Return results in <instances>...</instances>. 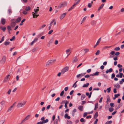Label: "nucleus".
Instances as JSON below:
<instances>
[{
    "label": "nucleus",
    "mask_w": 124,
    "mask_h": 124,
    "mask_svg": "<svg viewBox=\"0 0 124 124\" xmlns=\"http://www.w3.org/2000/svg\"><path fill=\"white\" fill-rule=\"evenodd\" d=\"M26 102V101L23 100L22 101L18 102L16 105V107L17 108L23 107L25 104Z\"/></svg>",
    "instance_id": "nucleus-1"
},
{
    "label": "nucleus",
    "mask_w": 124,
    "mask_h": 124,
    "mask_svg": "<svg viewBox=\"0 0 124 124\" xmlns=\"http://www.w3.org/2000/svg\"><path fill=\"white\" fill-rule=\"evenodd\" d=\"M34 10V12H33L32 13L33 17L34 18H36L39 16V15H38V12L39 11V10L38 9H35Z\"/></svg>",
    "instance_id": "nucleus-2"
},
{
    "label": "nucleus",
    "mask_w": 124,
    "mask_h": 124,
    "mask_svg": "<svg viewBox=\"0 0 124 124\" xmlns=\"http://www.w3.org/2000/svg\"><path fill=\"white\" fill-rule=\"evenodd\" d=\"M53 23H54V25H55L56 24V20L54 19H53L51 21L49 24V25L48 28V30H50L51 29L52 26L53 25Z\"/></svg>",
    "instance_id": "nucleus-3"
},
{
    "label": "nucleus",
    "mask_w": 124,
    "mask_h": 124,
    "mask_svg": "<svg viewBox=\"0 0 124 124\" xmlns=\"http://www.w3.org/2000/svg\"><path fill=\"white\" fill-rule=\"evenodd\" d=\"M67 1L63 2L59 5L58 6V8H60L62 7L66 6L67 5Z\"/></svg>",
    "instance_id": "nucleus-4"
},
{
    "label": "nucleus",
    "mask_w": 124,
    "mask_h": 124,
    "mask_svg": "<svg viewBox=\"0 0 124 124\" xmlns=\"http://www.w3.org/2000/svg\"><path fill=\"white\" fill-rule=\"evenodd\" d=\"M16 101L15 102L9 107L7 110V111L8 112H10L12 110V108H14L16 103Z\"/></svg>",
    "instance_id": "nucleus-5"
},
{
    "label": "nucleus",
    "mask_w": 124,
    "mask_h": 124,
    "mask_svg": "<svg viewBox=\"0 0 124 124\" xmlns=\"http://www.w3.org/2000/svg\"><path fill=\"white\" fill-rule=\"evenodd\" d=\"M69 70V67L66 66L63 68L61 70L62 74H63L65 72L68 71Z\"/></svg>",
    "instance_id": "nucleus-6"
},
{
    "label": "nucleus",
    "mask_w": 124,
    "mask_h": 124,
    "mask_svg": "<svg viewBox=\"0 0 124 124\" xmlns=\"http://www.w3.org/2000/svg\"><path fill=\"white\" fill-rule=\"evenodd\" d=\"M6 61V57L4 56L2 57V59L1 60L0 62V63L1 64H4Z\"/></svg>",
    "instance_id": "nucleus-7"
},
{
    "label": "nucleus",
    "mask_w": 124,
    "mask_h": 124,
    "mask_svg": "<svg viewBox=\"0 0 124 124\" xmlns=\"http://www.w3.org/2000/svg\"><path fill=\"white\" fill-rule=\"evenodd\" d=\"M31 116V115H29L26 116L25 118L22 120L21 122V123H22L24 122L25 121L28 120L30 117Z\"/></svg>",
    "instance_id": "nucleus-8"
},
{
    "label": "nucleus",
    "mask_w": 124,
    "mask_h": 124,
    "mask_svg": "<svg viewBox=\"0 0 124 124\" xmlns=\"http://www.w3.org/2000/svg\"><path fill=\"white\" fill-rule=\"evenodd\" d=\"M10 75H7L4 78L3 81L4 82H6L8 81L10 78Z\"/></svg>",
    "instance_id": "nucleus-9"
},
{
    "label": "nucleus",
    "mask_w": 124,
    "mask_h": 124,
    "mask_svg": "<svg viewBox=\"0 0 124 124\" xmlns=\"http://www.w3.org/2000/svg\"><path fill=\"white\" fill-rule=\"evenodd\" d=\"M85 73H81L78 74L77 75V78H81L83 76H84L85 77Z\"/></svg>",
    "instance_id": "nucleus-10"
},
{
    "label": "nucleus",
    "mask_w": 124,
    "mask_h": 124,
    "mask_svg": "<svg viewBox=\"0 0 124 124\" xmlns=\"http://www.w3.org/2000/svg\"><path fill=\"white\" fill-rule=\"evenodd\" d=\"M66 14V13H65L62 14L60 17V19L62 20L64 18Z\"/></svg>",
    "instance_id": "nucleus-11"
},
{
    "label": "nucleus",
    "mask_w": 124,
    "mask_h": 124,
    "mask_svg": "<svg viewBox=\"0 0 124 124\" xmlns=\"http://www.w3.org/2000/svg\"><path fill=\"white\" fill-rule=\"evenodd\" d=\"M5 103V101L4 100L0 102V106L1 107H3V105Z\"/></svg>",
    "instance_id": "nucleus-12"
},
{
    "label": "nucleus",
    "mask_w": 124,
    "mask_h": 124,
    "mask_svg": "<svg viewBox=\"0 0 124 124\" xmlns=\"http://www.w3.org/2000/svg\"><path fill=\"white\" fill-rule=\"evenodd\" d=\"M55 61L54 60H51L49 61L47 63L46 65L48 66L49 65H50V64L53 63L54 61Z\"/></svg>",
    "instance_id": "nucleus-13"
},
{
    "label": "nucleus",
    "mask_w": 124,
    "mask_h": 124,
    "mask_svg": "<svg viewBox=\"0 0 124 124\" xmlns=\"http://www.w3.org/2000/svg\"><path fill=\"white\" fill-rule=\"evenodd\" d=\"M78 59L76 57H74L73 59L72 62L73 63H74L78 61Z\"/></svg>",
    "instance_id": "nucleus-14"
},
{
    "label": "nucleus",
    "mask_w": 124,
    "mask_h": 124,
    "mask_svg": "<svg viewBox=\"0 0 124 124\" xmlns=\"http://www.w3.org/2000/svg\"><path fill=\"white\" fill-rule=\"evenodd\" d=\"M115 52L114 51H112L110 53V54L111 55L109 56V58H111L113 57L112 55H114L115 53Z\"/></svg>",
    "instance_id": "nucleus-15"
},
{
    "label": "nucleus",
    "mask_w": 124,
    "mask_h": 124,
    "mask_svg": "<svg viewBox=\"0 0 124 124\" xmlns=\"http://www.w3.org/2000/svg\"><path fill=\"white\" fill-rule=\"evenodd\" d=\"M1 22L2 24L4 25L5 24L6 22L5 19L4 18H2L1 19Z\"/></svg>",
    "instance_id": "nucleus-16"
},
{
    "label": "nucleus",
    "mask_w": 124,
    "mask_h": 124,
    "mask_svg": "<svg viewBox=\"0 0 124 124\" xmlns=\"http://www.w3.org/2000/svg\"><path fill=\"white\" fill-rule=\"evenodd\" d=\"M66 54L70 53L71 52V49L69 48L67 49L66 51Z\"/></svg>",
    "instance_id": "nucleus-17"
},
{
    "label": "nucleus",
    "mask_w": 124,
    "mask_h": 124,
    "mask_svg": "<svg viewBox=\"0 0 124 124\" xmlns=\"http://www.w3.org/2000/svg\"><path fill=\"white\" fill-rule=\"evenodd\" d=\"M15 22L13 21V20H12L10 24L11 27H13L15 26Z\"/></svg>",
    "instance_id": "nucleus-18"
},
{
    "label": "nucleus",
    "mask_w": 124,
    "mask_h": 124,
    "mask_svg": "<svg viewBox=\"0 0 124 124\" xmlns=\"http://www.w3.org/2000/svg\"><path fill=\"white\" fill-rule=\"evenodd\" d=\"M113 71V69L112 68L110 69L109 70H107L106 71V73H108L109 72H111Z\"/></svg>",
    "instance_id": "nucleus-19"
},
{
    "label": "nucleus",
    "mask_w": 124,
    "mask_h": 124,
    "mask_svg": "<svg viewBox=\"0 0 124 124\" xmlns=\"http://www.w3.org/2000/svg\"><path fill=\"white\" fill-rule=\"evenodd\" d=\"M21 20V18L20 17H18L16 20V22L18 23L20 22Z\"/></svg>",
    "instance_id": "nucleus-20"
},
{
    "label": "nucleus",
    "mask_w": 124,
    "mask_h": 124,
    "mask_svg": "<svg viewBox=\"0 0 124 124\" xmlns=\"http://www.w3.org/2000/svg\"><path fill=\"white\" fill-rule=\"evenodd\" d=\"M64 117L65 118H67L68 119H70V117L68 116L67 114H66L64 115Z\"/></svg>",
    "instance_id": "nucleus-21"
},
{
    "label": "nucleus",
    "mask_w": 124,
    "mask_h": 124,
    "mask_svg": "<svg viewBox=\"0 0 124 124\" xmlns=\"http://www.w3.org/2000/svg\"><path fill=\"white\" fill-rule=\"evenodd\" d=\"M7 29L9 33H10V31L11 30V27L9 26H8L7 27Z\"/></svg>",
    "instance_id": "nucleus-22"
},
{
    "label": "nucleus",
    "mask_w": 124,
    "mask_h": 124,
    "mask_svg": "<svg viewBox=\"0 0 124 124\" xmlns=\"http://www.w3.org/2000/svg\"><path fill=\"white\" fill-rule=\"evenodd\" d=\"M76 112V110L74 109L72 111V114L73 116H74L75 115V113Z\"/></svg>",
    "instance_id": "nucleus-23"
},
{
    "label": "nucleus",
    "mask_w": 124,
    "mask_h": 124,
    "mask_svg": "<svg viewBox=\"0 0 124 124\" xmlns=\"http://www.w3.org/2000/svg\"><path fill=\"white\" fill-rule=\"evenodd\" d=\"M31 8L30 7L28 6L26 7L25 9V10L27 11H29L31 9Z\"/></svg>",
    "instance_id": "nucleus-24"
},
{
    "label": "nucleus",
    "mask_w": 124,
    "mask_h": 124,
    "mask_svg": "<svg viewBox=\"0 0 124 124\" xmlns=\"http://www.w3.org/2000/svg\"><path fill=\"white\" fill-rule=\"evenodd\" d=\"M104 4L103 3L101 4L100 7L98 8V11L100 10L103 7Z\"/></svg>",
    "instance_id": "nucleus-25"
},
{
    "label": "nucleus",
    "mask_w": 124,
    "mask_h": 124,
    "mask_svg": "<svg viewBox=\"0 0 124 124\" xmlns=\"http://www.w3.org/2000/svg\"><path fill=\"white\" fill-rule=\"evenodd\" d=\"M78 108L81 111H82L83 110V107L82 106H79L78 107Z\"/></svg>",
    "instance_id": "nucleus-26"
},
{
    "label": "nucleus",
    "mask_w": 124,
    "mask_h": 124,
    "mask_svg": "<svg viewBox=\"0 0 124 124\" xmlns=\"http://www.w3.org/2000/svg\"><path fill=\"white\" fill-rule=\"evenodd\" d=\"M46 26V25L45 24H43L42 26H40L39 28V30H41L44 27Z\"/></svg>",
    "instance_id": "nucleus-27"
},
{
    "label": "nucleus",
    "mask_w": 124,
    "mask_h": 124,
    "mask_svg": "<svg viewBox=\"0 0 124 124\" xmlns=\"http://www.w3.org/2000/svg\"><path fill=\"white\" fill-rule=\"evenodd\" d=\"M10 43L9 41H6L4 43V44L5 46H7Z\"/></svg>",
    "instance_id": "nucleus-28"
},
{
    "label": "nucleus",
    "mask_w": 124,
    "mask_h": 124,
    "mask_svg": "<svg viewBox=\"0 0 124 124\" xmlns=\"http://www.w3.org/2000/svg\"><path fill=\"white\" fill-rule=\"evenodd\" d=\"M48 119H46L45 120H44L43 121H42L43 123V124L45 123H47L48 122Z\"/></svg>",
    "instance_id": "nucleus-29"
},
{
    "label": "nucleus",
    "mask_w": 124,
    "mask_h": 124,
    "mask_svg": "<svg viewBox=\"0 0 124 124\" xmlns=\"http://www.w3.org/2000/svg\"><path fill=\"white\" fill-rule=\"evenodd\" d=\"M92 3H93V1H92L91 3H89L88 4V7L89 8H90L91 7V6L92 5Z\"/></svg>",
    "instance_id": "nucleus-30"
},
{
    "label": "nucleus",
    "mask_w": 124,
    "mask_h": 124,
    "mask_svg": "<svg viewBox=\"0 0 124 124\" xmlns=\"http://www.w3.org/2000/svg\"><path fill=\"white\" fill-rule=\"evenodd\" d=\"M114 86L116 88H119L120 87V86L119 84H117L114 85Z\"/></svg>",
    "instance_id": "nucleus-31"
},
{
    "label": "nucleus",
    "mask_w": 124,
    "mask_h": 124,
    "mask_svg": "<svg viewBox=\"0 0 124 124\" xmlns=\"http://www.w3.org/2000/svg\"><path fill=\"white\" fill-rule=\"evenodd\" d=\"M80 0H78L76 3H75L74 4V5L75 6L78 4L80 2Z\"/></svg>",
    "instance_id": "nucleus-32"
},
{
    "label": "nucleus",
    "mask_w": 124,
    "mask_h": 124,
    "mask_svg": "<svg viewBox=\"0 0 124 124\" xmlns=\"http://www.w3.org/2000/svg\"><path fill=\"white\" fill-rule=\"evenodd\" d=\"M75 6V5H74L73 4V5L71 6L69 9L68 10V11H70V10H71L72 9H73V8L74 7V6Z\"/></svg>",
    "instance_id": "nucleus-33"
},
{
    "label": "nucleus",
    "mask_w": 124,
    "mask_h": 124,
    "mask_svg": "<svg viewBox=\"0 0 124 124\" xmlns=\"http://www.w3.org/2000/svg\"><path fill=\"white\" fill-rule=\"evenodd\" d=\"M85 97V95L84 94H82V95L81 99V100L84 99Z\"/></svg>",
    "instance_id": "nucleus-34"
},
{
    "label": "nucleus",
    "mask_w": 124,
    "mask_h": 124,
    "mask_svg": "<svg viewBox=\"0 0 124 124\" xmlns=\"http://www.w3.org/2000/svg\"><path fill=\"white\" fill-rule=\"evenodd\" d=\"M120 48L119 47H117L115 48L114 49V50L116 51H118L120 50Z\"/></svg>",
    "instance_id": "nucleus-35"
},
{
    "label": "nucleus",
    "mask_w": 124,
    "mask_h": 124,
    "mask_svg": "<svg viewBox=\"0 0 124 124\" xmlns=\"http://www.w3.org/2000/svg\"><path fill=\"white\" fill-rule=\"evenodd\" d=\"M8 12L9 15H10L12 13V11L11 9H9L8 10Z\"/></svg>",
    "instance_id": "nucleus-36"
},
{
    "label": "nucleus",
    "mask_w": 124,
    "mask_h": 124,
    "mask_svg": "<svg viewBox=\"0 0 124 124\" xmlns=\"http://www.w3.org/2000/svg\"><path fill=\"white\" fill-rule=\"evenodd\" d=\"M98 116V113L97 112H96L94 116V118H96Z\"/></svg>",
    "instance_id": "nucleus-37"
},
{
    "label": "nucleus",
    "mask_w": 124,
    "mask_h": 124,
    "mask_svg": "<svg viewBox=\"0 0 124 124\" xmlns=\"http://www.w3.org/2000/svg\"><path fill=\"white\" fill-rule=\"evenodd\" d=\"M0 29L2 30L3 31H4L6 30V28L5 27H0Z\"/></svg>",
    "instance_id": "nucleus-38"
},
{
    "label": "nucleus",
    "mask_w": 124,
    "mask_h": 124,
    "mask_svg": "<svg viewBox=\"0 0 124 124\" xmlns=\"http://www.w3.org/2000/svg\"><path fill=\"white\" fill-rule=\"evenodd\" d=\"M100 53V51L98 50L97 51V52L95 54L96 55H98Z\"/></svg>",
    "instance_id": "nucleus-39"
},
{
    "label": "nucleus",
    "mask_w": 124,
    "mask_h": 124,
    "mask_svg": "<svg viewBox=\"0 0 124 124\" xmlns=\"http://www.w3.org/2000/svg\"><path fill=\"white\" fill-rule=\"evenodd\" d=\"M114 110V109L112 108H109V110L110 112H112Z\"/></svg>",
    "instance_id": "nucleus-40"
},
{
    "label": "nucleus",
    "mask_w": 124,
    "mask_h": 124,
    "mask_svg": "<svg viewBox=\"0 0 124 124\" xmlns=\"http://www.w3.org/2000/svg\"><path fill=\"white\" fill-rule=\"evenodd\" d=\"M23 14L25 15L27 14V11L25 10H24L23 11Z\"/></svg>",
    "instance_id": "nucleus-41"
},
{
    "label": "nucleus",
    "mask_w": 124,
    "mask_h": 124,
    "mask_svg": "<svg viewBox=\"0 0 124 124\" xmlns=\"http://www.w3.org/2000/svg\"><path fill=\"white\" fill-rule=\"evenodd\" d=\"M4 36H3L1 40L0 41V43H1L4 40Z\"/></svg>",
    "instance_id": "nucleus-42"
},
{
    "label": "nucleus",
    "mask_w": 124,
    "mask_h": 124,
    "mask_svg": "<svg viewBox=\"0 0 124 124\" xmlns=\"http://www.w3.org/2000/svg\"><path fill=\"white\" fill-rule=\"evenodd\" d=\"M53 31V30H51L49 31L48 32V34H51Z\"/></svg>",
    "instance_id": "nucleus-43"
},
{
    "label": "nucleus",
    "mask_w": 124,
    "mask_h": 124,
    "mask_svg": "<svg viewBox=\"0 0 124 124\" xmlns=\"http://www.w3.org/2000/svg\"><path fill=\"white\" fill-rule=\"evenodd\" d=\"M64 93V90L62 91L61 92L60 94V96H62L63 95Z\"/></svg>",
    "instance_id": "nucleus-44"
},
{
    "label": "nucleus",
    "mask_w": 124,
    "mask_h": 124,
    "mask_svg": "<svg viewBox=\"0 0 124 124\" xmlns=\"http://www.w3.org/2000/svg\"><path fill=\"white\" fill-rule=\"evenodd\" d=\"M107 92L108 93H109L111 91V87H109L107 89Z\"/></svg>",
    "instance_id": "nucleus-45"
},
{
    "label": "nucleus",
    "mask_w": 124,
    "mask_h": 124,
    "mask_svg": "<svg viewBox=\"0 0 124 124\" xmlns=\"http://www.w3.org/2000/svg\"><path fill=\"white\" fill-rule=\"evenodd\" d=\"M11 90L10 89H9V90H8L7 93L8 94V95H9L10 93H11Z\"/></svg>",
    "instance_id": "nucleus-46"
},
{
    "label": "nucleus",
    "mask_w": 124,
    "mask_h": 124,
    "mask_svg": "<svg viewBox=\"0 0 124 124\" xmlns=\"http://www.w3.org/2000/svg\"><path fill=\"white\" fill-rule=\"evenodd\" d=\"M100 41L99 40H98L96 43V45L94 46V47L95 48L97 45L99 43H100Z\"/></svg>",
    "instance_id": "nucleus-47"
},
{
    "label": "nucleus",
    "mask_w": 124,
    "mask_h": 124,
    "mask_svg": "<svg viewBox=\"0 0 124 124\" xmlns=\"http://www.w3.org/2000/svg\"><path fill=\"white\" fill-rule=\"evenodd\" d=\"M15 38V37L14 36H13L12 38L10 39V40L11 41H12L13 40H14Z\"/></svg>",
    "instance_id": "nucleus-48"
},
{
    "label": "nucleus",
    "mask_w": 124,
    "mask_h": 124,
    "mask_svg": "<svg viewBox=\"0 0 124 124\" xmlns=\"http://www.w3.org/2000/svg\"><path fill=\"white\" fill-rule=\"evenodd\" d=\"M54 124H58V120L56 119L54 122Z\"/></svg>",
    "instance_id": "nucleus-49"
},
{
    "label": "nucleus",
    "mask_w": 124,
    "mask_h": 124,
    "mask_svg": "<svg viewBox=\"0 0 124 124\" xmlns=\"http://www.w3.org/2000/svg\"><path fill=\"white\" fill-rule=\"evenodd\" d=\"M67 124H72V123L71 121H67Z\"/></svg>",
    "instance_id": "nucleus-50"
},
{
    "label": "nucleus",
    "mask_w": 124,
    "mask_h": 124,
    "mask_svg": "<svg viewBox=\"0 0 124 124\" xmlns=\"http://www.w3.org/2000/svg\"><path fill=\"white\" fill-rule=\"evenodd\" d=\"M110 105L111 107H113L114 106V103H111L110 104Z\"/></svg>",
    "instance_id": "nucleus-51"
},
{
    "label": "nucleus",
    "mask_w": 124,
    "mask_h": 124,
    "mask_svg": "<svg viewBox=\"0 0 124 124\" xmlns=\"http://www.w3.org/2000/svg\"><path fill=\"white\" fill-rule=\"evenodd\" d=\"M58 41L57 40H56L54 42V44L55 45L57 44L58 43Z\"/></svg>",
    "instance_id": "nucleus-52"
},
{
    "label": "nucleus",
    "mask_w": 124,
    "mask_h": 124,
    "mask_svg": "<svg viewBox=\"0 0 124 124\" xmlns=\"http://www.w3.org/2000/svg\"><path fill=\"white\" fill-rule=\"evenodd\" d=\"M38 38H35L34 40H33V41L35 42H37V40H38Z\"/></svg>",
    "instance_id": "nucleus-53"
},
{
    "label": "nucleus",
    "mask_w": 124,
    "mask_h": 124,
    "mask_svg": "<svg viewBox=\"0 0 124 124\" xmlns=\"http://www.w3.org/2000/svg\"><path fill=\"white\" fill-rule=\"evenodd\" d=\"M120 95V94H115V98H117Z\"/></svg>",
    "instance_id": "nucleus-54"
},
{
    "label": "nucleus",
    "mask_w": 124,
    "mask_h": 124,
    "mask_svg": "<svg viewBox=\"0 0 124 124\" xmlns=\"http://www.w3.org/2000/svg\"><path fill=\"white\" fill-rule=\"evenodd\" d=\"M77 86V85L76 84H75L74 83L72 86V87H74V88H76Z\"/></svg>",
    "instance_id": "nucleus-55"
},
{
    "label": "nucleus",
    "mask_w": 124,
    "mask_h": 124,
    "mask_svg": "<svg viewBox=\"0 0 124 124\" xmlns=\"http://www.w3.org/2000/svg\"><path fill=\"white\" fill-rule=\"evenodd\" d=\"M115 77V75L114 73L112 74L111 75V78H113Z\"/></svg>",
    "instance_id": "nucleus-56"
},
{
    "label": "nucleus",
    "mask_w": 124,
    "mask_h": 124,
    "mask_svg": "<svg viewBox=\"0 0 124 124\" xmlns=\"http://www.w3.org/2000/svg\"><path fill=\"white\" fill-rule=\"evenodd\" d=\"M4 122V120H1L0 122V124H3V123Z\"/></svg>",
    "instance_id": "nucleus-57"
},
{
    "label": "nucleus",
    "mask_w": 124,
    "mask_h": 124,
    "mask_svg": "<svg viewBox=\"0 0 124 124\" xmlns=\"http://www.w3.org/2000/svg\"><path fill=\"white\" fill-rule=\"evenodd\" d=\"M68 86H67L65 88L64 90L65 91H66L68 90Z\"/></svg>",
    "instance_id": "nucleus-58"
},
{
    "label": "nucleus",
    "mask_w": 124,
    "mask_h": 124,
    "mask_svg": "<svg viewBox=\"0 0 124 124\" xmlns=\"http://www.w3.org/2000/svg\"><path fill=\"white\" fill-rule=\"evenodd\" d=\"M120 75H119V76L120 77V78H121L122 77L123 75V74L122 73H119Z\"/></svg>",
    "instance_id": "nucleus-59"
},
{
    "label": "nucleus",
    "mask_w": 124,
    "mask_h": 124,
    "mask_svg": "<svg viewBox=\"0 0 124 124\" xmlns=\"http://www.w3.org/2000/svg\"><path fill=\"white\" fill-rule=\"evenodd\" d=\"M98 121V119H96L95 121H94V124H97V122Z\"/></svg>",
    "instance_id": "nucleus-60"
},
{
    "label": "nucleus",
    "mask_w": 124,
    "mask_h": 124,
    "mask_svg": "<svg viewBox=\"0 0 124 124\" xmlns=\"http://www.w3.org/2000/svg\"><path fill=\"white\" fill-rule=\"evenodd\" d=\"M122 65H120L119 64H118L117 65V67H118L119 68H121L122 67Z\"/></svg>",
    "instance_id": "nucleus-61"
},
{
    "label": "nucleus",
    "mask_w": 124,
    "mask_h": 124,
    "mask_svg": "<svg viewBox=\"0 0 124 124\" xmlns=\"http://www.w3.org/2000/svg\"><path fill=\"white\" fill-rule=\"evenodd\" d=\"M120 54V53L119 52H117L115 53V55H116L117 56V55H119Z\"/></svg>",
    "instance_id": "nucleus-62"
},
{
    "label": "nucleus",
    "mask_w": 124,
    "mask_h": 124,
    "mask_svg": "<svg viewBox=\"0 0 124 124\" xmlns=\"http://www.w3.org/2000/svg\"><path fill=\"white\" fill-rule=\"evenodd\" d=\"M60 99V98L59 97H58L56 99H55V101H58Z\"/></svg>",
    "instance_id": "nucleus-63"
},
{
    "label": "nucleus",
    "mask_w": 124,
    "mask_h": 124,
    "mask_svg": "<svg viewBox=\"0 0 124 124\" xmlns=\"http://www.w3.org/2000/svg\"><path fill=\"white\" fill-rule=\"evenodd\" d=\"M99 75V72H96L94 74V75Z\"/></svg>",
    "instance_id": "nucleus-64"
}]
</instances>
